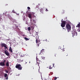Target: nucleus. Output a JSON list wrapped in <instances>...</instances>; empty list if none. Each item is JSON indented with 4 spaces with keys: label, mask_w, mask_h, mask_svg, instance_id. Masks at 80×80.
I'll return each instance as SVG.
<instances>
[{
    "label": "nucleus",
    "mask_w": 80,
    "mask_h": 80,
    "mask_svg": "<svg viewBox=\"0 0 80 80\" xmlns=\"http://www.w3.org/2000/svg\"><path fill=\"white\" fill-rule=\"evenodd\" d=\"M66 29L67 30L68 32L71 31V26L69 24H67L66 25Z\"/></svg>",
    "instance_id": "nucleus-1"
},
{
    "label": "nucleus",
    "mask_w": 80,
    "mask_h": 80,
    "mask_svg": "<svg viewBox=\"0 0 80 80\" xmlns=\"http://www.w3.org/2000/svg\"><path fill=\"white\" fill-rule=\"evenodd\" d=\"M15 67L19 70H22V67L20 64H16Z\"/></svg>",
    "instance_id": "nucleus-2"
},
{
    "label": "nucleus",
    "mask_w": 80,
    "mask_h": 80,
    "mask_svg": "<svg viewBox=\"0 0 80 80\" xmlns=\"http://www.w3.org/2000/svg\"><path fill=\"white\" fill-rule=\"evenodd\" d=\"M35 13L33 12H31L30 14H28V17L30 19H32V17H35V15H34Z\"/></svg>",
    "instance_id": "nucleus-3"
},
{
    "label": "nucleus",
    "mask_w": 80,
    "mask_h": 80,
    "mask_svg": "<svg viewBox=\"0 0 80 80\" xmlns=\"http://www.w3.org/2000/svg\"><path fill=\"white\" fill-rule=\"evenodd\" d=\"M72 34L73 37L74 36H77V31H76V30L75 29L72 31Z\"/></svg>",
    "instance_id": "nucleus-4"
},
{
    "label": "nucleus",
    "mask_w": 80,
    "mask_h": 80,
    "mask_svg": "<svg viewBox=\"0 0 80 80\" xmlns=\"http://www.w3.org/2000/svg\"><path fill=\"white\" fill-rule=\"evenodd\" d=\"M1 46L2 47H4V50H6L7 48H8L7 47V44L3 43L1 44Z\"/></svg>",
    "instance_id": "nucleus-5"
},
{
    "label": "nucleus",
    "mask_w": 80,
    "mask_h": 80,
    "mask_svg": "<svg viewBox=\"0 0 80 80\" xmlns=\"http://www.w3.org/2000/svg\"><path fill=\"white\" fill-rule=\"evenodd\" d=\"M61 23V26L62 27H65L66 25V21H63Z\"/></svg>",
    "instance_id": "nucleus-6"
},
{
    "label": "nucleus",
    "mask_w": 80,
    "mask_h": 80,
    "mask_svg": "<svg viewBox=\"0 0 80 80\" xmlns=\"http://www.w3.org/2000/svg\"><path fill=\"white\" fill-rule=\"evenodd\" d=\"M36 62L37 63L38 65V66H40V61L39 60L38 58H36Z\"/></svg>",
    "instance_id": "nucleus-7"
},
{
    "label": "nucleus",
    "mask_w": 80,
    "mask_h": 80,
    "mask_svg": "<svg viewBox=\"0 0 80 80\" xmlns=\"http://www.w3.org/2000/svg\"><path fill=\"white\" fill-rule=\"evenodd\" d=\"M36 43L37 44V46H38V47L39 46V45H40V41L36 39Z\"/></svg>",
    "instance_id": "nucleus-8"
},
{
    "label": "nucleus",
    "mask_w": 80,
    "mask_h": 80,
    "mask_svg": "<svg viewBox=\"0 0 80 80\" xmlns=\"http://www.w3.org/2000/svg\"><path fill=\"white\" fill-rule=\"evenodd\" d=\"M4 53L6 55H7V56H9L10 55V53L8 52V51L7 50L5 51Z\"/></svg>",
    "instance_id": "nucleus-9"
},
{
    "label": "nucleus",
    "mask_w": 80,
    "mask_h": 80,
    "mask_svg": "<svg viewBox=\"0 0 80 80\" xmlns=\"http://www.w3.org/2000/svg\"><path fill=\"white\" fill-rule=\"evenodd\" d=\"M44 52H45L44 51V49H42L41 51V52L39 53V54L42 55V54H43V53H44Z\"/></svg>",
    "instance_id": "nucleus-10"
},
{
    "label": "nucleus",
    "mask_w": 80,
    "mask_h": 80,
    "mask_svg": "<svg viewBox=\"0 0 80 80\" xmlns=\"http://www.w3.org/2000/svg\"><path fill=\"white\" fill-rule=\"evenodd\" d=\"M0 66H5V62H1L0 63Z\"/></svg>",
    "instance_id": "nucleus-11"
},
{
    "label": "nucleus",
    "mask_w": 80,
    "mask_h": 80,
    "mask_svg": "<svg viewBox=\"0 0 80 80\" xmlns=\"http://www.w3.org/2000/svg\"><path fill=\"white\" fill-rule=\"evenodd\" d=\"M7 73H5V74H4V77L6 78V80H8V76H7Z\"/></svg>",
    "instance_id": "nucleus-12"
},
{
    "label": "nucleus",
    "mask_w": 80,
    "mask_h": 80,
    "mask_svg": "<svg viewBox=\"0 0 80 80\" xmlns=\"http://www.w3.org/2000/svg\"><path fill=\"white\" fill-rule=\"evenodd\" d=\"M6 66L7 67H8V66H9V62L8 61L6 63Z\"/></svg>",
    "instance_id": "nucleus-13"
},
{
    "label": "nucleus",
    "mask_w": 80,
    "mask_h": 80,
    "mask_svg": "<svg viewBox=\"0 0 80 80\" xmlns=\"http://www.w3.org/2000/svg\"><path fill=\"white\" fill-rule=\"evenodd\" d=\"M9 51L11 52H12V48L10 47L9 49Z\"/></svg>",
    "instance_id": "nucleus-14"
},
{
    "label": "nucleus",
    "mask_w": 80,
    "mask_h": 80,
    "mask_svg": "<svg viewBox=\"0 0 80 80\" xmlns=\"http://www.w3.org/2000/svg\"><path fill=\"white\" fill-rule=\"evenodd\" d=\"M76 27H78L79 28V27H80V22H79V23L76 26Z\"/></svg>",
    "instance_id": "nucleus-15"
},
{
    "label": "nucleus",
    "mask_w": 80,
    "mask_h": 80,
    "mask_svg": "<svg viewBox=\"0 0 80 80\" xmlns=\"http://www.w3.org/2000/svg\"><path fill=\"white\" fill-rule=\"evenodd\" d=\"M24 38L25 39V40H26V41H28V40H29V39L27 38Z\"/></svg>",
    "instance_id": "nucleus-16"
},
{
    "label": "nucleus",
    "mask_w": 80,
    "mask_h": 80,
    "mask_svg": "<svg viewBox=\"0 0 80 80\" xmlns=\"http://www.w3.org/2000/svg\"><path fill=\"white\" fill-rule=\"evenodd\" d=\"M11 69H12V68H11L10 67L7 68V69L8 70V71H9V70H11Z\"/></svg>",
    "instance_id": "nucleus-17"
},
{
    "label": "nucleus",
    "mask_w": 80,
    "mask_h": 80,
    "mask_svg": "<svg viewBox=\"0 0 80 80\" xmlns=\"http://www.w3.org/2000/svg\"><path fill=\"white\" fill-rule=\"evenodd\" d=\"M43 8H42L40 9V12H43Z\"/></svg>",
    "instance_id": "nucleus-18"
},
{
    "label": "nucleus",
    "mask_w": 80,
    "mask_h": 80,
    "mask_svg": "<svg viewBox=\"0 0 80 80\" xmlns=\"http://www.w3.org/2000/svg\"><path fill=\"white\" fill-rule=\"evenodd\" d=\"M45 57H43V56H41V58H42V59H43V60H44V59H45Z\"/></svg>",
    "instance_id": "nucleus-19"
},
{
    "label": "nucleus",
    "mask_w": 80,
    "mask_h": 80,
    "mask_svg": "<svg viewBox=\"0 0 80 80\" xmlns=\"http://www.w3.org/2000/svg\"><path fill=\"white\" fill-rule=\"evenodd\" d=\"M5 72L6 73H8V71L6 69H5Z\"/></svg>",
    "instance_id": "nucleus-20"
},
{
    "label": "nucleus",
    "mask_w": 80,
    "mask_h": 80,
    "mask_svg": "<svg viewBox=\"0 0 80 80\" xmlns=\"http://www.w3.org/2000/svg\"><path fill=\"white\" fill-rule=\"evenodd\" d=\"M28 30H29V31H30L31 30V28H30V27H29L28 28Z\"/></svg>",
    "instance_id": "nucleus-21"
},
{
    "label": "nucleus",
    "mask_w": 80,
    "mask_h": 80,
    "mask_svg": "<svg viewBox=\"0 0 80 80\" xmlns=\"http://www.w3.org/2000/svg\"><path fill=\"white\" fill-rule=\"evenodd\" d=\"M12 12L13 13H16V12H15V10H12Z\"/></svg>",
    "instance_id": "nucleus-22"
},
{
    "label": "nucleus",
    "mask_w": 80,
    "mask_h": 80,
    "mask_svg": "<svg viewBox=\"0 0 80 80\" xmlns=\"http://www.w3.org/2000/svg\"><path fill=\"white\" fill-rule=\"evenodd\" d=\"M49 69H52V67H51V66H49Z\"/></svg>",
    "instance_id": "nucleus-23"
},
{
    "label": "nucleus",
    "mask_w": 80,
    "mask_h": 80,
    "mask_svg": "<svg viewBox=\"0 0 80 80\" xmlns=\"http://www.w3.org/2000/svg\"><path fill=\"white\" fill-rule=\"evenodd\" d=\"M28 10H30V7H28Z\"/></svg>",
    "instance_id": "nucleus-24"
},
{
    "label": "nucleus",
    "mask_w": 80,
    "mask_h": 80,
    "mask_svg": "<svg viewBox=\"0 0 80 80\" xmlns=\"http://www.w3.org/2000/svg\"><path fill=\"white\" fill-rule=\"evenodd\" d=\"M2 21V19H1V18L0 17V22Z\"/></svg>",
    "instance_id": "nucleus-25"
},
{
    "label": "nucleus",
    "mask_w": 80,
    "mask_h": 80,
    "mask_svg": "<svg viewBox=\"0 0 80 80\" xmlns=\"http://www.w3.org/2000/svg\"><path fill=\"white\" fill-rule=\"evenodd\" d=\"M15 26L16 28H17L18 27V26H17V25H15Z\"/></svg>",
    "instance_id": "nucleus-26"
},
{
    "label": "nucleus",
    "mask_w": 80,
    "mask_h": 80,
    "mask_svg": "<svg viewBox=\"0 0 80 80\" xmlns=\"http://www.w3.org/2000/svg\"><path fill=\"white\" fill-rule=\"evenodd\" d=\"M57 78L55 77L54 78V80H57Z\"/></svg>",
    "instance_id": "nucleus-27"
},
{
    "label": "nucleus",
    "mask_w": 80,
    "mask_h": 80,
    "mask_svg": "<svg viewBox=\"0 0 80 80\" xmlns=\"http://www.w3.org/2000/svg\"><path fill=\"white\" fill-rule=\"evenodd\" d=\"M45 11H46V12H48V9H46L45 10Z\"/></svg>",
    "instance_id": "nucleus-28"
},
{
    "label": "nucleus",
    "mask_w": 80,
    "mask_h": 80,
    "mask_svg": "<svg viewBox=\"0 0 80 80\" xmlns=\"http://www.w3.org/2000/svg\"><path fill=\"white\" fill-rule=\"evenodd\" d=\"M65 55H66V56H68V54L67 53H66L65 54Z\"/></svg>",
    "instance_id": "nucleus-29"
},
{
    "label": "nucleus",
    "mask_w": 80,
    "mask_h": 80,
    "mask_svg": "<svg viewBox=\"0 0 80 80\" xmlns=\"http://www.w3.org/2000/svg\"><path fill=\"white\" fill-rule=\"evenodd\" d=\"M5 61H6V60H4L3 62L5 63Z\"/></svg>",
    "instance_id": "nucleus-30"
},
{
    "label": "nucleus",
    "mask_w": 80,
    "mask_h": 80,
    "mask_svg": "<svg viewBox=\"0 0 80 80\" xmlns=\"http://www.w3.org/2000/svg\"><path fill=\"white\" fill-rule=\"evenodd\" d=\"M54 65H55V64H53V67H54Z\"/></svg>",
    "instance_id": "nucleus-31"
},
{
    "label": "nucleus",
    "mask_w": 80,
    "mask_h": 80,
    "mask_svg": "<svg viewBox=\"0 0 80 80\" xmlns=\"http://www.w3.org/2000/svg\"><path fill=\"white\" fill-rule=\"evenodd\" d=\"M63 29H64V30H66V29H65V28H62Z\"/></svg>",
    "instance_id": "nucleus-32"
},
{
    "label": "nucleus",
    "mask_w": 80,
    "mask_h": 80,
    "mask_svg": "<svg viewBox=\"0 0 80 80\" xmlns=\"http://www.w3.org/2000/svg\"><path fill=\"white\" fill-rule=\"evenodd\" d=\"M25 18H24L23 19V20H24V21H25Z\"/></svg>",
    "instance_id": "nucleus-33"
},
{
    "label": "nucleus",
    "mask_w": 80,
    "mask_h": 80,
    "mask_svg": "<svg viewBox=\"0 0 80 80\" xmlns=\"http://www.w3.org/2000/svg\"><path fill=\"white\" fill-rule=\"evenodd\" d=\"M17 14L18 15H19V13Z\"/></svg>",
    "instance_id": "nucleus-34"
},
{
    "label": "nucleus",
    "mask_w": 80,
    "mask_h": 80,
    "mask_svg": "<svg viewBox=\"0 0 80 80\" xmlns=\"http://www.w3.org/2000/svg\"><path fill=\"white\" fill-rule=\"evenodd\" d=\"M35 21V19H33V22H34Z\"/></svg>",
    "instance_id": "nucleus-35"
},
{
    "label": "nucleus",
    "mask_w": 80,
    "mask_h": 80,
    "mask_svg": "<svg viewBox=\"0 0 80 80\" xmlns=\"http://www.w3.org/2000/svg\"><path fill=\"white\" fill-rule=\"evenodd\" d=\"M8 17H9V14H8Z\"/></svg>",
    "instance_id": "nucleus-36"
},
{
    "label": "nucleus",
    "mask_w": 80,
    "mask_h": 80,
    "mask_svg": "<svg viewBox=\"0 0 80 80\" xmlns=\"http://www.w3.org/2000/svg\"><path fill=\"white\" fill-rule=\"evenodd\" d=\"M26 63H27V62H26Z\"/></svg>",
    "instance_id": "nucleus-37"
},
{
    "label": "nucleus",
    "mask_w": 80,
    "mask_h": 80,
    "mask_svg": "<svg viewBox=\"0 0 80 80\" xmlns=\"http://www.w3.org/2000/svg\"><path fill=\"white\" fill-rule=\"evenodd\" d=\"M61 22H62V21H61Z\"/></svg>",
    "instance_id": "nucleus-38"
}]
</instances>
